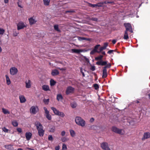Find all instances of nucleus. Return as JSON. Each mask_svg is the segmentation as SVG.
I'll use <instances>...</instances> for the list:
<instances>
[{"label":"nucleus","instance_id":"nucleus-33","mask_svg":"<svg viewBox=\"0 0 150 150\" xmlns=\"http://www.w3.org/2000/svg\"><path fill=\"white\" fill-rule=\"evenodd\" d=\"M100 46V45H96L94 47V48L96 51H97V52L98 53L100 52V50H99V51H98L97 50V49H98V47H99Z\"/></svg>","mask_w":150,"mask_h":150},{"label":"nucleus","instance_id":"nucleus-58","mask_svg":"<svg viewBox=\"0 0 150 150\" xmlns=\"http://www.w3.org/2000/svg\"><path fill=\"white\" fill-rule=\"evenodd\" d=\"M116 40H113L112 41V42L113 44H115L116 43Z\"/></svg>","mask_w":150,"mask_h":150},{"label":"nucleus","instance_id":"nucleus-54","mask_svg":"<svg viewBox=\"0 0 150 150\" xmlns=\"http://www.w3.org/2000/svg\"><path fill=\"white\" fill-rule=\"evenodd\" d=\"M55 148L56 150H59L60 149L59 146L58 145L57 146H56Z\"/></svg>","mask_w":150,"mask_h":150},{"label":"nucleus","instance_id":"nucleus-30","mask_svg":"<svg viewBox=\"0 0 150 150\" xmlns=\"http://www.w3.org/2000/svg\"><path fill=\"white\" fill-rule=\"evenodd\" d=\"M78 39L79 41H81L83 40H89V38H86L84 37H78Z\"/></svg>","mask_w":150,"mask_h":150},{"label":"nucleus","instance_id":"nucleus-61","mask_svg":"<svg viewBox=\"0 0 150 150\" xmlns=\"http://www.w3.org/2000/svg\"><path fill=\"white\" fill-rule=\"evenodd\" d=\"M102 54L103 55H105V52L104 51L102 52Z\"/></svg>","mask_w":150,"mask_h":150},{"label":"nucleus","instance_id":"nucleus-15","mask_svg":"<svg viewBox=\"0 0 150 150\" xmlns=\"http://www.w3.org/2000/svg\"><path fill=\"white\" fill-rule=\"evenodd\" d=\"M71 51L72 53H76L79 54L80 52H83V50L81 49H72Z\"/></svg>","mask_w":150,"mask_h":150},{"label":"nucleus","instance_id":"nucleus-11","mask_svg":"<svg viewBox=\"0 0 150 150\" xmlns=\"http://www.w3.org/2000/svg\"><path fill=\"white\" fill-rule=\"evenodd\" d=\"M17 30H19L20 29H23L24 28L26 27V26L24 24V23L21 21L17 24Z\"/></svg>","mask_w":150,"mask_h":150},{"label":"nucleus","instance_id":"nucleus-50","mask_svg":"<svg viewBox=\"0 0 150 150\" xmlns=\"http://www.w3.org/2000/svg\"><path fill=\"white\" fill-rule=\"evenodd\" d=\"M65 133H66L64 131H62L61 132V135L62 136H63L65 135Z\"/></svg>","mask_w":150,"mask_h":150},{"label":"nucleus","instance_id":"nucleus-20","mask_svg":"<svg viewBox=\"0 0 150 150\" xmlns=\"http://www.w3.org/2000/svg\"><path fill=\"white\" fill-rule=\"evenodd\" d=\"M55 130V128L54 126L51 125L49 127V131L50 132H54Z\"/></svg>","mask_w":150,"mask_h":150},{"label":"nucleus","instance_id":"nucleus-41","mask_svg":"<svg viewBox=\"0 0 150 150\" xmlns=\"http://www.w3.org/2000/svg\"><path fill=\"white\" fill-rule=\"evenodd\" d=\"M67 145L65 144H63L62 146V150H67Z\"/></svg>","mask_w":150,"mask_h":150},{"label":"nucleus","instance_id":"nucleus-25","mask_svg":"<svg viewBox=\"0 0 150 150\" xmlns=\"http://www.w3.org/2000/svg\"><path fill=\"white\" fill-rule=\"evenodd\" d=\"M5 76L6 79V83L8 85H9L11 83L10 79L7 75H6Z\"/></svg>","mask_w":150,"mask_h":150},{"label":"nucleus","instance_id":"nucleus-42","mask_svg":"<svg viewBox=\"0 0 150 150\" xmlns=\"http://www.w3.org/2000/svg\"><path fill=\"white\" fill-rule=\"evenodd\" d=\"M5 30L2 28H0V35H2L4 33Z\"/></svg>","mask_w":150,"mask_h":150},{"label":"nucleus","instance_id":"nucleus-9","mask_svg":"<svg viewBox=\"0 0 150 150\" xmlns=\"http://www.w3.org/2000/svg\"><path fill=\"white\" fill-rule=\"evenodd\" d=\"M18 72V69L15 67H12L10 69V73L12 75H16Z\"/></svg>","mask_w":150,"mask_h":150},{"label":"nucleus","instance_id":"nucleus-51","mask_svg":"<svg viewBox=\"0 0 150 150\" xmlns=\"http://www.w3.org/2000/svg\"><path fill=\"white\" fill-rule=\"evenodd\" d=\"M17 131L19 133H21L22 132V129L20 128H18L17 129Z\"/></svg>","mask_w":150,"mask_h":150},{"label":"nucleus","instance_id":"nucleus-56","mask_svg":"<svg viewBox=\"0 0 150 150\" xmlns=\"http://www.w3.org/2000/svg\"><path fill=\"white\" fill-rule=\"evenodd\" d=\"M94 121V119L93 118H91L90 119V122H93Z\"/></svg>","mask_w":150,"mask_h":150},{"label":"nucleus","instance_id":"nucleus-8","mask_svg":"<svg viewBox=\"0 0 150 150\" xmlns=\"http://www.w3.org/2000/svg\"><path fill=\"white\" fill-rule=\"evenodd\" d=\"M125 28L126 30L125 31H129L131 33L133 32V30L131 25L129 23H125L124 24Z\"/></svg>","mask_w":150,"mask_h":150},{"label":"nucleus","instance_id":"nucleus-62","mask_svg":"<svg viewBox=\"0 0 150 150\" xmlns=\"http://www.w3.org/2000/svg\"><path fill=\"white\" fill-rule=\"evenodd\" d=\"M2 51V49L1 47L0 46V53H1Z\"/></svg>","mask_w":150,"mask_h":150},{"label":"nucleus","instance_id":"nucleus-5","mask_svg":"<svg viewBox=\"0 0 150 150\" xmlns=\"http://www.w3.org/2000/svg\"><path fill=\"white\" fill-rule=\"evenodd\" d=\"M38 110L39 109L37 106H32L30 109V112L33 114H36Z\"/></svg>","mask_w":150,"mask_h":150},{"label":"nucleus","instance_id":"nucleus-10","mask_svg":"<svg viewBox=\"0 0 150 150\" xmlns=\"http://www.w3.org/2000/svg\"><path fill=\"white\" fill-rule=\"evenodd\" d=\"M74 88L70 86H69L66 89V94L67 95H68L71 93H72L74 92Z\"/></svg>","mask_w":150,"mask_h":150},{"label":"nucleus","instance_id":"nucleus-28","mask_svg":"<svg viewBox=\"0 0 150 150\" xmlns=\"http://www.w3.org/2000/svg\"><path fill=\"white\" fill-rule=\"evenodd\" d=\"M44 4L45 6H48L49 5L50 0H43Z\"/></svg>","mask_w":150,"mask_h":150},{"label":"nucleus","instance_id":"nucleus-4","mask_svg":"<svg viewBox=\"0 0 150 150\" xmlns=\"http://www.w3.org/2000/svg\"><path fill=\"white\" fill-rule=\"evenodd\" d=\"M112 130L116 133L121 135L125 133L123 129H119L115 127H112Z\"/></svg>","mask_w":150,"mask_h":150},{"label":"nucleus","instance_id":"nucleus-6","mask_svg":"<svg viewBox=\"0 0 150 150\" xmlns=\"http://www.w3.org/2000/svg\"><path fill=\"white\" fill-rule=\"evenodd\" d=\"M43 109L45 111L46 117L48 120H51L52 118L51 115L49 113V112L47 110V108L45 107H44Z\"/></svg>","mask_w":150,"mask_h":150},{"label":"nucleus","instance_id":"nucleus-37","mask_svg":"<svg viewBox=\"0 0 150 150\" xmlns=\"http://www.w3.org/2000/svg\"><path fill=\"white\" fill-rule=\"evenodd\" d=\"M71 107L73 108H76L77 106V104L75 102L71 103Z\"/></svg>","mask_w":150,"mask_h":150},{"label":"nucleus","instance_id":"nucleus-14","mask_svg":"<svg viewBox=\"0 0 150 150\" xmlns=\"http://www.w3.org/2000/svg\"><path fill=\"white\" fill-rule=\"evenodd\" d=\"M25 87L27 88H30L31 87V81L30 80H26L25 82Z\"/></svg>","mask_w":150,"mask_h":150},{"label":"nucleus","instance_id":"nucleus-3","mask_svg":"<svg viewBox=\"0 0 150 150\" xmlns=\"http://www.w3.org/2000/svg\"><path fill=\"white\" fill-rule=\"evenodd\" d=\"M51 108L55 115L60 116L61 117H64L65 116V114L63 112L59 111L56 108L52 107Z\"/></svg>","mask_w":150,"mask_h":150},{"label":"nucleus","instance_id":"nucleus-46","mask_svg":"<svg viewBox=\"0 0 150 150\" xmlns=\"http://www.w3.org/2000/svg\"><path fill=\"white\" fill-rule=\"evenodd\" d=\"M80 72L82 73L83 76L84 77L85 76V75L84 72L83 71V69L82 68V67H80Z\"/></svg>","mask_w":150,"mask_h":150},{"label":"nucleus","instance_id":"nucleus-19","mask_svg":"<svg viewBox=\"0 0 150 150\" xmlns=\"http://www.w3.org/2000/svg\"><path fill=\"white\" fill-rule=\"evenodd\" d=\"M42 89L45 91H50V87L47 85H44L42 86Z\"/></svg>","mask_w":150,"mask_h":150},{"label":"nucleus","instance_id":"nucleus-29","mask_svg":"<svg viewBox=\"0 0 150 150\" xmlns=\"http://www.w3.org/2000/svg\"><path fill=\"white\" fill-rule=\"evenodd\" d=\"M129 38V36L127 33V32L125 31L124 36V39L125 40H127Z\"/></svg>","mask_w":150,"mask_h":150},{"label":"nucleus","instance_id":"nucleus-44","mask_svg":"<svg viewBox=\"0 0 150 150\" xmlns=\"http://www.w3.org/2000/svg\"><path fill=\"white\" fill-rule=\"evenodd\" d=\"M19 34L18 32H17L16 31H14L13 33V35L14 36L16 37Z\"/></svg>","mask_w":150,"mask_h":150},{"label":"nucleus","instance_id":"nucleus-39","mask_svg":"<svg viewBox=\"0 0 150 150\" xmlns=\"http://www.w3.org/2000/svg\"><path fill=\"white\" fill-rule=\"evenodd\" d=\"M61 140L62 142H64L67 141L68 140V139L67 137H64L61 138Z\"/></svg>","mask_w":150,"mask_h":150},{"label":"nucleus","instance_id":"nucleus-12","mask_svg":"<svg viewBox=\"0 0 150 150\" xmlns=\"http://www.w3.org/2000/svg\"><path fill=\"white\" fill-rule=\"evenodd\" d=\"M28 20L30 24V25H33L37 21L35 20V18L34 17H32L28 19Z\"/></svg>","mask_w":150,"mask_h":150},{"label":"nucleus","instance_id":"nucleus-17","mask_svg":"<svg viewBox=\"0 0 150 150\" xmlns=\"http://www.w3.org/2000/svg\"><path fill=\"white\" fill-rule=\"evenodd\" d=\"M107 61H100L96 63V64L98 65L104 66L107 64Z\"/></svg>","mask_w":150,"mask_h":150},{"label":"nucleus","instance_id":"nucleus-1","mask_svg":"<svg viewBox=\"0 0 150 150\" xmlns=\"http://www.w3.org/2000/svg\"><path fill=\"white\" fill-rule=\"evenodd\" d=\"M36 129L38 131L39 135L41 137H43L45 133V131L43 129V127L39 122H37L35 124Z\"/></svg>","mask_w":150,"mask_h":150},{"label":"nucleus","instance_id":"nucleus-13","mask_svg":"<svg viewBox=\"0 0 150 150\" xmlns=\"http://www.w3.org/2000/svg\"><path fill=\"white\" fill-rule=\"evenodd\" d=\"M150 137V133L149 132H146L144 133V134L143 137L142 138V140L145 139H148Z\"/></svg>","mask_w":150,"mask_h":150},{"label":"nucleus","instance_id":"nucleus-2","mask_svg":"<svg viewBox=\"0 0 150 150\" xmlns=\"http://www.w3.org/2000/svg\"><path fill=\"white\" fill-rule=\"evenodd\" d=\"M75 121L76 123L79 126L83 127L85 125V121L80 117H76L75 119Z\"/></svg>","mask_w":150,"mask_h":150},{"label":"nucleus","instance_id":"nucleus-40","mask_svg":"<svg viewBox=\"0 0 150 150\" xmlns=\"http://www.w3.org/2000/svg\"><path fill=\"white\" fill-rule=\"evenodd\" d=\"M54 29L57 31H59L60 30L59 29L58 25H55L54 26Z\"/></svg>","mask_w":150,"mask_h":150},{"label":"nucleus","instance_id":"nucleus-38","mask_svg":"<svg viewBox=\"0 0 150 150\" xmlns=\"http://www.w3.org/2000/svg\"><path fill=\"white\" fill-rule=\"evenodd\" d=\"M103 57V56L102 55H100V56L96 57L95 58V59L96 60H101Z\"/></svg>","mask_w":150,"mask_h":150},{"label":"nucleus","instance_id":"nucleus-34","mask_svg":"<svg viewBox=\"0 0 150 150\" xmlns=\"http://www.w3.org/2000/svg\"><path fill=\"white\" fill-rule=\"evenodd\" d=\"M12 124L14 127H17L18 125V122L16 121H13L12 122Z\"/></svg>","mask_w":150,"mask_h":150},{"label":"nucleus","instance_id":"nucleus-22","mask_svg":"<svg viewBox=\"0 0 150 150\" xmlns=\"http://www.w3.org/2000/svg\"><path fill=\"white\" fill-rule=\"evenodd\" d=\"M51 74L53 76H56L59 74V71L57 69L53 70Z\"/></svg>","mask_w":150,"mask_h":150},{"label":"nucleus","instance_id":"nucleus-18","mask_svg":"<svg viewBox=\"0 0 150 150\" xmlns=\"http://www.w3.org/2000/svg\"><path fill=\"white\" fill-rule=\"evenodd\" d=\"M19 97L20 101L21 103H24L26 101V99L23 96H20Z\"/></svg>","mask_w":150,"mask_h":150},{"label":"nucleus","instance_id":"nucleus-35","mask_svg":"<svg viewBox=\"0 0 150 150\" xmlns=\"http://www.w3.org/2000/svg\"><path fill=\"white\" fill-rule=\"evenodd\" d=\"M106 65V66L103 68V69H106V68H110L111 67V64L110 63L107 64Z\"/></svg>","mask_w":150,"mask_h":150},{"label":"nucleus","instance_id":"nucleus-43","mask_svg":"<svg viewBox=\"0 0 150 150\" xmlns=\"http://www.w3.org/2000/svg\"><path fill=\"white\" fill-rule=\"evenodd\" d=\"M3 131L7 133L9 131L8 129H6L5 127H4L2 129Z\"/></svg>","mask_w":150,"mask_h":150},{"label":"nucleus","instance_id":"nucleus-47","mask_svg":"<svg viewBox=\"0 0 150 150\" xmlns=\"http://www.w3.org/2000/svg\"><path fill=\"white\" fill-rule=\"evenodd\" d=\"M48 139L49 140L52 141L53 139L52 136L51 135H49L48 137Z\"/></svg>","mask_w":150,"mask_h":150},{"label":"nucleus","instance_id":"nucleus-59","mask_svg":"<svg viewBox=\"0 0 150 150\" xmlns=\"http://www.w3.org/2000/svg\"><path fill=\"white\" fill-rule=\"evenodd\" d=\"M74 12V11H66V13H73Z\"/></svg>","mask_w":150,"mask_h":150},{"label":"nucleus","instance_id":"nucleus-21","mask_svg":"<svg viewBox=\"0 0 150 150\" xmlns=\"http://www.w3.org/2000/svg\"><path fill=\"white\" fill-rule=\"evenodd\" d=\"M107 69L103 68V78H105L107 76Z\"/></svg>","mask_w":150,"mask_h":150},{"label":"nucleus","instance_id":"nucleus-23","mask_svg":"<svg viewBox=\"0 0 150 150\" xmlns=\"http://www.w3.org/2000/svg\"><path fill=\"white\" fill-rule=\"evenodd\" d=\"M108 45V43H104V46L103 47H101L100 49V52L103 50L105 49Z\"/></svg>","mask_w":150,"mask_h":150},{"label":"nucleus","instance_id":"nucleus-27","mask_svg":"<svg viewBox=\"0 0 150 150\" xmlns=\"http://www.w3.org/2000/svg\"><path fill=\"white\" fill-rule=\"evenodd\" d=\"M63 97L61 94H58L57 95V99L58 101L61 100L63 99Z\"/></svg>","mask_w":150,"mask_h":150},{"label":"nucleus","instance_id":"nucleus-63","mask_svg":"<svg viewBox=\"0 0 150 150\" xmlns=\"http://www.w3.org/2000/svg\"><path fill=\"white\" fill-rule=\"evenodd\" d=\"M17 150H23V149L21 148H18Z\"/></svg>","mask_w":150,"mask_h":150},{"label":"nucleus","instance_id":"nucleus-16","mask_svg":"<svg viewBox=\"0 0 150 150\" xmlns=\"http://www.w3.org/2000/svg\"><path fill=\"white\" fill-rule=\"evenodd\" d=\"M25 137L27 140H30L32 137V134L30 132H27L25 134Z\"/></svg>","mask_w":150,"mask_h":150},{"label":"nucleus","instance_id":"nucleus-53","mask_svg":"<svg viewBox=\"0 0 150 150\" xmlns=\"http://www.w3.org/2000/svg\"><path fill=\"white\" fill-rule=\"evenodd\" d=\"M91 20L93 21H98V19L97 18H91Z\"/></svg>","mask_w":150,"mask_h":150},{"label":"nucleus","instance_id":"nucleus-52","mask_svg":"<svg viewBox=\"0 0 150 150\" xmlns=\"http://www.w3.org/2000/svg\"><path fill=\"white\" fill-rule=\"evenodd\" d=\"M90 69L92 71H94L95 70V68L94 66H92L90 68Z\"/></svg>","mask_w":150,"mask_h":150},{"label":"nucleus","instance_id":"nucleus-45","mask_svg":"<svg viewBox=\"0 0 150 150\" xmlns=\"http://www.w3.org/2000/svg\"><path fill=\"white\" fill-rule=\"evenodd\" d=\"M89 6L93 8L97 7L98 5L97 4H89Z\"/></svg>","mask_w":150,"mask_h":150},{"label":"nucleus","instance_id":"nucleus-31","mask_svg":"<svg viewBox=\"0 0 150 150\" xmlns=\"http://www.w3.org/2000/svg\"><path fill=\"white\" fill-rule=\"evenodd\" d=\"M2 110L4 114H10V112L7 109H6L4 108H2Z\"/></svg>","mask_w":150,"mask_h":150},{"label":"nucleus","instance_id":"nucleus-24","mask_svg":"<svg viewBox=\"0 0 150 150\" xmlns=\"http://www.w3.org/2000/svg\"><path fill=\"white\" fill-rule=\"evenodd\" d=\"M4 147L8 149L12 150L13 149V145L11 144L5 145Z\"/></svg>","mask_w":150,"mask_h":150},{"label":"nucleus","instance_id":"nucleus-60","mask_svg":"<svg viewBox=\"0 0 150 150\" xmlns=\"http://www.w3.org/2000/svg\"><path fill=\"white\" fill-rule=\"evenodd\" d=\"M9 1V0H4V3L5 4H7L8 3Z\"/></svg>","mask_w":150,"mask_h":150},{"label":"nucleus","instance_id":"nucleus-55","mask_svg":"<svg viewBox=\"0 0 150 150\" xmlns=\"http://www.w3.org/2000/svg\"><path fill=\"white\" fill-rule=\"evenodd\" d=\"M114 51V50H110L108 51V54H110L111 53H112L113 51Z\"/></svg>","mask_w":150,"mask_h":150},{"label":"nucleus","instance_id":"nucleus-36","mask_svg":"<svg viewBox=\"0 0 150 150\" xmlns=\"http://www.w3.org/2000/svg\"><path fill=\"white\" fill-rule=\"evenodd\" d=\"M43 102L45 104L47 105L48 104L49 101V99H44L43 100Z\"/></svg>","mask_w":150,"mask_h":150},{"label":"nucleus","instance_id":"nucleus-64","mask_svg":"<svg viewBox=\"0 0 150 150\" xmlns=\"http://www.w3.org/2000/svg\"><path fill=\"white\" fill-rule=\"evenodd\" d=\"M148 95L149 97V98L150 99V93Z\"/></svg>","mask_w":150,"mask_h":150},{"label":"nucleus","instance_id":"nucleus-48","mask_svg":"<svg viewBox=\"0 0 150 150\" xmlns=\"http://www.w3.org/2000/svg\"><path fill=\"white\" fill-rule=\"evenodd\" d=\"M93 86L94 87L95 89L96 90H97L99 88V86L96 83L94 84Z\"/></svg>","mask_w":150,"mask_h":150},{"label":"nucleus","instance_id":"nucleus-7","mask_svg":"<svg viewBox=\"0 0 150 150\" xmlns=\"http://www.w3.org/2000/svg\"><path fill=\"white\" fill-rule=\"evenodd\" d=\"M101 148L104 150H110L108 144L107 142H103L101 144Z\"/></svg>","mask_w":150,"mask_h":150},{"label":"nucleus","instance_id":"nucleus-26","mask_svg":"<svg viewBox=\"0 0 150 150\" xmlns=\"http://www.w3.org/2000/svg\"><path fill=\"white\" fill-rule=\"evenodd\" d=\"M69 132L71 136L72 137H74L76 136V133L74 130L72 129H70L69 130Z\"/></svg>","mask_w":150,"mask_h":150},{"label":"nucleus","instance_id":"nucleus-57","mask_svg":"<svg viewBox=\"0 0 150 150\" xmlns=\"http://www.w3.org/2000/svg\"><path fill=\"white\" fill-rule=\"evenodd\" d=\"M18 6L19 7L22 8H23V6H22L19 4V2H18L17 3Z\"/></svg>","mask_w":150,"mask_h":150},{"label":"nucleus","instance_id":"nucleus-32","mask_svg":"<svg viewBox=\"0 0 150 150\" xmlns=\"http://www.w3.org/2000/svg\"><path fill=\"white\" fill-rule=\"evenodd\" d=\"M56 83V82L54 80L51 79L50 81V85L51 86L54 85Z\"/></svg>","mask_w":150,"mask_h":150},{"label":"nucleus","instance_id":"nucleus-49","mask_svg":"<svg viewBox=\"0 0 150 150\" xmlns=\"http://www.w3.org/2000/svg\"><path fill=\"white\" fill-rule=\"evenodd\" d=\"M96 52H97V51L94 49L91 52L90 54H93Z\"/></svg>","mask_w":150,"mask_h":150}]
</instances>
